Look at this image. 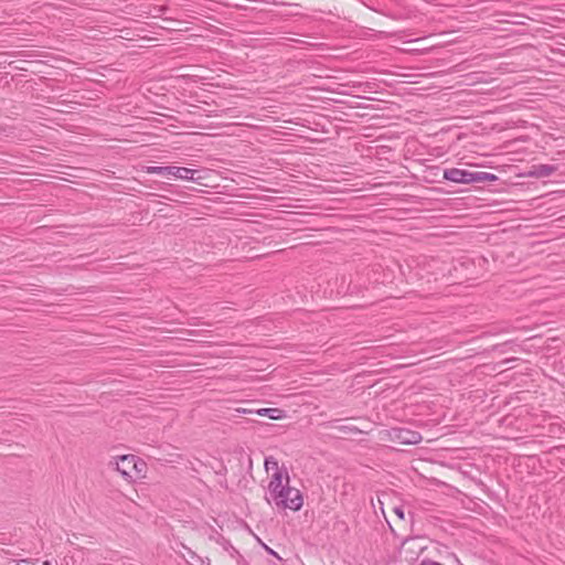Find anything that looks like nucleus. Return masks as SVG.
I'll return each instance as SVG.
<instances>
[{
	"mask_svg": "<svg viewBox=\"0 0 565 565\" xmlns=\"http://www.w3.org/2000/svg\"><path fill=\"white\" fill-rule=\"evenodd\" d=\"M381 440L396 443L402 446L417 445L423 437L418 431L405 427H392L380 433Z\"/></svg>",
	"mask_w": 565,
	"mask_h": 565,
	"instance_id": "nucleus-1",
	"label": "nucleus"
},
{
	"mask_svg": "<svg viewBox=\"0 0 565 565\" xmlns=\"http://www.w3.org/2000/svg\"><path fill=\"white\" fill-rule=\"evenodd\" d=\"M285 490L282 491V493L276 495L271 500V502H274L275 505L279 509H289L292 511H298L301 509L303 504L302 495L298 489L291 488L289 486V476L287 471H285Z\"/></svg>",
	"mask_w": 565,
	"mask_h": 565,
	"instance_id": "nucleus-2",
	"label": "nucleus"
},
{
	"mask_svg": "<svg viewBox=\"0 0 565 565\" xmlns=\"http://www.w3.org/2000/svg\"><path fill=\"white\" fill-rule=\"evenodd\" d=\"M147 172L150 174H159L164 177L172 175L177 179L198 183H200V180L202 179L200 170L189 169L184 167H148Z\"/></svg>",
	"mask_w": 565,
	"mask_h": 565,
	"instance_id": "nucleus-3",
	"label": "nucleus"
},
{
	"mask_svg": "<svg viewBox=\"0 0 565 565\" xmlns=\"http://www.w3.org/2000/svg\"><path fill=\"white\" fill-rule=\"evenodd\" d=\"M443 177L445 180L459 183V184H472L475 183V171H468L458 168H448L444 170Z\"/></svg>",
	"mask_w": 565,
	"mask_h": 565,
	"instance_id": "nucleus-4",
	"label": "nucleus"
},
{
	"mask_svg": "<svg viewBox=\"0 0 565 565\" xmlns=\"http://www.w3.org/2000/svg\"><path fill=\"white\" fill-rule=\"evenodd\" d=\"M135 455H122L115 458V461L110 465H115V469L128 481H134L136 473L132 470V462Z\"/></svg>",
	"mask_w": 565,
	"mask_h": 565,
	"instance_id": "nucleus-5",
	"label": "nucleus"
},
{
	"mask_svg": "<svg viewBox=\"0 0 565 565\" xmlns=\"http://www.w3.org/2000/svg\"><path fill=\"white\" fill-rule=\"evenodd\" d=\"M282 479V471L280 469H277V471H275L274 475L271 476V480L268 484L269 497H266L268 503H271V500L279 493H282V491L285 490Z\"/></svg>",
	"mask_w": 565,
	"mask_h": 565,
	"instance_id": "nucleus-6",
	"label": "nucleus"
},
{
	"mask_svg": "<svg viewBox=\"0 0 565 565\" xmlns=\"http://www.w3.org/2000/svg\"><path fill=\"white\" fill-rule=\"evenodd\" d=\"M557 169V166L553 164H534L527 171L526 175L536 179L546 178L556 172Z\"/></svg>",
	"mask_w": 565,
	"mask_h": 565,
	"instance_id": "nucleus-7",
	"label": "nucleus"
},
{
	"mask_svg": "<svg viewBox=\"0 0 565 565\" xmlns=\"http://www.w3.org/2000/svg\"><path fill=\"white\" fill-rule=\"evenodd\" d=\"M255 414L258 416H266L275 420L281 419L286 416L285 411L280 408H259L255 411Z\"/></svg>",
	"mask_w": 565,
	"mask_h": 565,
	"instance_id": "nucleus-8",
	"label": "nucleus"
},
{
	"mask_svg": "<svg viewBox=\"0 0 565 565\" xmlns=\"http://www.w3.org/2000/svg\"><path fill=\"white\" fill-rule=\"evenodd\" d=\"M146 467V462L142 459L135 456V460L132 462V470L136 473V476H134V480L145 477Z\"/></svg>",
	"mask_w": 565,
	"mask_h": 565,
	"instance_id": "nucleus-9",
	"label": "nucleus"
},
{
	"mask_svg": "<svg viewBox=\"0 0 565 565\" xmlns=\"http://www.w3.org/2000/svg\"><path fill=\"white\" fill-rule=\"evenodd\" d=\"M475 183H483V182H493L498 180L495 174L483 172V171H475Z\"/></svg>",
	"mask_w": 565,
	"mask_h": 565,
	"instance_id": "nucleus-10",
	"label": "nucleus"
},
{
	"mask_svg": "<svg viewBox=\"0 0 565 565\" xmlns=\"http://www.w3.org/2000/svg\"><path fill=\"white\" fill-rule=\"evenodd\" d=\"M184 550L186 551L188 555H189V558H186V562L190 564V565H205V562L204 559L199 556L195 552H193L191 548L186 547V546H183Z\"/></svg>",
	"mask_w": 565,
	"mask_h": 565,
	"instance_id": "nucleus-11",
	"label": "nucleus"
},
{
	"mask_svg": "<svg viewBox=\"0 0 565 565\" xmlns=\"http://www.w3.org/2000/svg\"><path fill=\"white\" fill-rule=\"evenodd\" d=\"M333 427L339 433L347 434V435H356V434H361L362 433L361 429H359L355 426H351V425H339V426H333Z\"/></svg>",
	"mask_w": 565,
	"mask_h": 565,
	"instance_id": "nucleus-12",
	"label": "nucleus"
},
{
	"mask_svg": "<svg viewBox=\"0 0 565 565\" xmlns=\"http://www.w3.org/2000/svg\"><path fill=\"white\" fill-rule=\"evenodd\" d=\"M265 468L266 470L268 471L269 469H274L275 471H277L278 468V461L273 458V457H268L265 459Z\"/></svg>",
	"mask_w": 565,
	"mask_h": 565,
	"instance_id": "nucleus-13",
	"label": "nucleus"
},
{
	"mask_svg": "<svg viewBox=\"0 0 565 565\" xmlns=\"http://www.w3.org/2000/svg\"><path fill=\"white\" fill-rule=\"evenodd\" d=\"M230 555L232 558H235L237 563H239L241 559H243V556L234 546H231Z\"/></svg>",
	"mask_w": 565,
	"mask_h": 565,
	"instance_id": "nucleus-14",
	"label": "nucleus"
},
{
	"mask_svg": "<svg viewBox=\"0 0 565 565\" xmlns=\"http://www.w3.org/2000/svg\"><path fill=\"white\" fill-rule=\"evenodd\" d=\"M394 513L397 515V518L399 520H404L405 519V513H404L403 507H395L394 508Z\"/></svg>",
	"mask_w": 565,
	"mask_h": 565,
	"instance_id": "nucleus-15",
	"label": "nucleus"
},
{
	"mask_svg": "<svg viewBox=\"0 0 565 565\" xmlns=\"http://www.w3.org/2000/svg\"><path fill=\"white\" fill-rule=\"evenodd\" d=\"M236 411L242 414H255L256 409L237 408Z\"/></svg>",
	"mask_w": 565,
	"mask_h": 565,
	"instance_id": "nucleus-16",
	"label": "nucleus"
},
{
	"mask_svg": "<svg viewBox=\"0 0 565 565\" xmlns=\"http://www.w3.org/2000/svg\"><path fill=\"white\" fill-rule=\"evenodd\" d=\"M505 345V343L503 344H495L491 348L492 351H495V350H501V348H503Z\"/></svg>",
	"mask_w": 565,
	"mask_h": 565,
	"instance_id": "nucleus-17",
	"label": "nucleus"
},
{
	"mask_svg": "<svg viewBox=\"0 0 565 565\" xmlns=\"http://www.w3.org/2000/svg\"><path fill=\"white\" fill-rule=\"evenodd\" d=\"M265 547H266V551H267L269 554H271V555H274V556H277V557H278V555H277V553H276V552H274V551H273L271 548H269L268 546H265Z\"/></svg>",
	"mask_w": 565,
	"mask_h": 565,
	"instance_id": "nucleus-18",
	"label": "nucleus"
},
{
	"mask_svg": "<svg viewBox=\"0 0 565 565\" xmlns=\"http://www.w3.org/2000/svg\"><path fill=\"white\" fill-rule=\"evenodd\" d=\"M231 546L232 545L230 543H227V546H225V550L230 552L231 551Z\"/></svg>",
	"mask_w": 565,
	"mask_h": 565,
	"instance_id": "nucleus-19",
	"label": "nucleus"
},
{
	"mask_svg": "<svg viewBox=\"0 0 565 565\" xmlns=\"http://www.w3.org/2000/svg\"><path fill=\"white\" fill-rule=\"evenodd\" d=\"M231 546L232 545L230 543H227V546H225V550L230 552L231 551Z\"/></svg>",
	"mask_w": 565,
	"mask_h": 565,
	"instance_id": "nucleus-20",
	"label": "nucleus"
},
{
	"mask_svg": "<svg viewBox=\"0 0 565 565\" xmlns=\"http://www.w3.org/2000/svg\"><path fill=\"white\" fill-rule=\"evenodd\" d=\"M43 565H52L50 561H44Z\"/></svg>",
	"mask_w": 565,
	"mask_h": 565,
	"instance_id": "nucleus-21",
	"label": "nucleus"
},
{
	"mask_svg": "<svg viewBox=\"0 0 565 565\" xmlns=\"http://www.w3.org/2000/svg\"><path fill=\"white\" fill-rule=\"evenodd\" d=\"M24 563H25V561H20L17 565H22Z\"/></svg>",
	"mask_w": 565,
	"mask_h": 565,
	"instance_id": "nucleus-22",
	"label": "nucleus"
}]
</instances>
